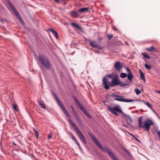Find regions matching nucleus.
I'll use <instances>...</instances> for the list:
<instances>
[{
	"mask_svg": "<svg viewBox=\"0 0 160 160\" xmlns=\"http://www.w3.org/2000/svg\"><path fill=\"white\" fill-rule=\"evenodd\" d=\"M71 14L72 16L74 17H77L78 15V12L75 11H72Z\"/></svg>",
	"mask_w": 160,
	"mask_h": 160,
	"instance_id": "obj_25",
	"label": "nucleus"
},
{
	"mask_svg": "<svg viewBox=\"0 0 160 160\" xmlns=\"http://www.w3.org/2000/svg\"><path fill=\"white\" fill-rule=\"evenodd\" d=\"M74 141L75 143L77 144V145H78V144H79V143L78 142V141L76 139H75V140H74Z\"/></svg>",
	"mask_w": 160,
	"mask_h": 160,
	"instance_id": "obj_48",
	"label": "nucleus"
},
{
	"mask_svg": "<svg viewBox=\"0 0 160 160\" xmlns=\"http://www.w3.org/2000/svg\"><path fill=\"white\" fill-rule=\"evenodd\" d=\"M80 109L88 117L90 118H91V116L90 115L89 113L86 110L85 108L83 107V106L82 107V108H80Z\"/></svg>",
	"mask_w": 160,
	"mask_h": 160,
	"instance_id": "obj_15",
	"label": "nucleus"
},
{
	"mask_svg": "<svg viewBox=\"0 0 160 160\" xmlns=\"http://www.w3.org/2000/svg\"><path fill=\"white\" fill-rule=\"evenodd\" d=\"M52 94L54 97H55V96H57V95H56V94H55V92H52Z\"/></svg>",
	"mask_w": 160,
	"mask_h": 160,
	"instance_id": "obj_44",
	"label": "nucleus"
},
{
	"mask_svg": "<svg viewBox=\"0 0 160 160\" xmlns=\"http://www.w3.org/2000/svg\"><path fill=\"white\" fill-rule=\"evenodd\" d=\"M109 84V86L112 87L119 85L121 87H124L128 85L129 83L128 82H122L118 78V75H116L112 78L111 82Z\"/></svg>",
	"mask_w": 160,
	"mask_h": 160,
	"instance_id": "obj_1",
	"label": "nucleus"
},
{
	"mask_svg": "<svg viewBox=\"0 0 160 160\" xmlns=\"http://www.w3.org/2000/svg\"><path fill=\"white\" fill-rule=\"evenodd\" d=\"M17 105H15V104H13V108L15 109V110L16 111H18V109L17 108Z\"/></svg>",
	"mask_w": 160,
	"mask_h": 160,
	"instance_id": "obj_37",
	"label": "nucleus"
},
{
	"mask_svg": "<svg viewBox=\"0 0 160 160\" xmlns=\"http://www.w3.org/2000/svg\"><path fill=\"white\" fill-rule=\"evenodd\" d=\"M115 30H116V31H117V29H115Z\"/></svg>",
	"mask_w": 160,
	"mask_h": 160,
	"instance_id": "obj_54",
	"label": "nucleus"
},
{
	"mask_svg": "<svg viewBox=\"0 0 160 160\" xmlns=\"http://www.w3.org/2000/svg\"><path fill=\"white\" fill-rule=\"evenodd\" d=\"M92 140L99 148L101 147V145L95 137L92 139Z\"/></svg>",
	"mask_w": 160,
	"mask_h": 160,
	"instance_id": "obj_18",
	"label": "nucleus"
},
{
	"mask_svg": "<svg viewBox=\"0 0 160 160\" xmlns=\"http://www.w3.org/2000/svg\"><path fill=\"white\" fill-rule=\"evenodd\" d=\"M68 120L71 125L77 133L82 142L84 144H86V141L85 138L78 127L71 119H68Z\"/></svg>",
	"mask_w": 160,
	"mask_h": 160,
	"instance_id": "obj_2",
	"label": "nucleus"
},
{
	"mask_svg": "<svg viewBox=\"0 0 160 160\" xmlns=\"http://www.w3.org/2000/svg\"><path fill=\"white\" fill-rule=\"evenodd\" d=\"M71 107L72 109V112H73L75 111V109H74V108L72 106H71Z\"/></svg>",
	"mask_w": 160,
	"mask_h": 160,
	"instance_id": "obj_43",
	"label": "nucleus"
},
{
	"mask_svg": "<svg viewBox=\"0 0 160 160\" xmlns=\"http://www.w3.org/2000/svg\"><path fill=\"white\" fill-rule=\"evenodd\" d=\"M8 4L11 8V9H12V11L14 12V14H15L16 16L17 17V18L19 19V20H22L21 18V17L19 13H18V11H17L16 8L14 7V6L12 4V3L10 2H8Z\"/></svg>",
	"mask_w": 160,
	"mask_h": 160,
	"instance_id": "obj_8",
	"label": "nucleus"
},
{
	"mask_svg": "<svg viewBox=\"0 0 160 160\" xmlns=\"http://www.w3.org/2000/svg\"><path fill=\"white\" fill-rule=\"evenodd\" d=\"M128 118L129 119V121L131 122H132V118H131L129 116H128Z\"/></svg>",
	"mask_w": 160,
	"mask_h": 160,
	"instance_id": "obj_41",
	"label": "nucleus"
},
{
	"mask_svg": "<svg viewBox=\"0 0 160 160\" xmlns=\"http://www.w3.org/2000/svg\"><path fill=\"white\" fill-rule=\"evenodd\" d=\"M62 110L66 115H67L69 118H71L70 115H69L68 112V111L65 108H64V109H63Z\"/></svg>",
	"mask_w": 160,
	"mask_h": 160,
	"instance_id": "obj_23",
	"label": "nucleus"
},
{
	"mask_svg": "<svg viewBox=\"0 0 160 160\" xmlns=\"http://www.w3.org/2000/svg\"><path fill=\"white\" fill-rule=\"evenodd\" d=\"M138 127L140 128H142L143 126L142 122V116L139 117L138 119Z\"/></svg>",
	"mask_w": 160,
	"mask_h": 160,
	"instance_id": "obj_13",
	"label": "nucleus"
},
{
	"mask_svg": "<svg viewBox=\"0 0 160 160\" xmlns=\"http://www.w3.org/2000/svg\"><path fill=\"white\" fill-rule=\"evenodd\" d=\"M102 83L104 86V88L106 90L109 89V87L110 86H109V84L111 82H109L108 79L107 78L105 77L103 78Z\"/></svg>",
	"mask_w": 160,
	"mask_h": 160,
	"instance_id": "obj_9",
	"label": "nucleus"
},
{
	"mask_svg": "<svg viewBox=\"0 0 160 160\" xmlns=\"http://www.w3.org/2000/svg\"><path fill=\"white\" fill-rule=\"evenodd\" d=\"M73 98L74 99L75 102L76 104L78 106V107L80 108H82V107L83 106L80 103L78 100L76 98L75 96L73 97Z\"/></svg>",
	"mask_w": 160,
	"mask_h": 160,
	"instance_id": "obj_14",
	"label": "nucleus"
},
{
	"mask_svg": "<svg viewBox=\"0 0 160 160\" xmlns=\"http://www.w3.org/2000/svg\"><path fill=\"white\" fill-rule=\"evenodd\" d=\"M139 73L140 78L144 82H145L146 79L145 78V77L144 75V74L143 72H142V70L141 69L139 70Z\"/></svg>",
	"mask_w": 160,
	"mask_h": 160,
	"instance_id": "obj_17",
	"label": "nucleus"
},
{
	"mask_svg": "<svg viewBox=\"0 0 160 160\" xmlns=\"http://www.w3.org/2000/svg\"><path fill=\"white\" fill-rule=\"evenodd\" d=\"M89 45L90 46L93 48L97 47L99 46V44L98 43L93 41L91 42L90 43Z\"/></svg>",
	"mask_w": 160,
	"mask_h": 160,
	"instance_id": "obj_19",
	"label": "nucleus"
},
{
	"mask_svg": "<svg viewBox=\"0 0 160 160\" xmlns=\"http://www.w3.org/2000/svg\"><path fill=\"white\" fill-rule=\"evenodd\" d=\"M100 148L104 152H107L110 156L113 153L112 151L106 146L102 147V146Z\"/></svg>",
	"mask_w": 160,
	"mask_h": 160,
	"instance_id": "obj_10",
	"label": "nucleus"
},
{
	"mask_svg": "<svg viewBox=\"0 0 160 160\" xmlns=\"http://www.w3.org/2000/svg\"><path fill=\"white\" fill-rule=\"evenodd\" d=\"M144 66H145V68L147 69L150 70V69L152 67H151V66L150 65H148L146 63L145 64V65Z\"/></svg>",
	"mask_w": 160,
	"mask_h": 160,
	"instance_id": "obj_31",
	"label": "nucleus"
},
{
	"mask_svg": "<svg viewBox=\"0 0 160 160\" xmlns=\"http://www.w3.org/2000/svg\"><path fill=\"white\" fill-rule=\"evenodd\" d=\"M153 125V122L152 120L147 119L143 122V128L145 131L148 132L150 129V126Z\"/></svg>",
	"mask_w": 160,
	"mask_h": 160,
	"instance_id": "obj_6",
	"label": "nucleus"
},
{
	"mask_svg": "<svg viewBox=\"0 0 160 160\" xmlns=\"http://www.w3.org/2000/svg\"><path fill=\"white\" fill-rule=\"evenodd\" d=\"M89 9V8H82L79 9L78 11L79 12H87Z\"/></svg>",
	"mask_w": 160,
	"mask_h": 160,
	"instance_id": "obj_21",
	"label": "nucleus"
},
{
	"mask_svg": "<svg viewBox=\"0 0 160 160\" xmlns=\"http://www.w3.org/2000/svg\"><path fill=\"white\" fill-rule=\"evenodd\" d=\"M77 145H78V148H79V149L80 150H81V149L82 148L80 146V144L79 143V144H78Z\"/></svg>",
	"mask_w": 160,
	"mask_h": 160,
	"instance_id": "obj_46",
	"label": "nucleus"
},
{
	"mask_svg": "<svg viewBox=\"0 0 160 160\" xmlns=\"http://www.w3.org/2000/svg\"><path fill=\"white\" fill-rule=\"evenodd\" d=\"M112 74H108L107 75V76H106L108 78H112Z\"/></svg>",
	"mask_w": 160,
	"mask_h": 160,
	"instance_id": "obj_38",
	"label": "nucleus"
},
{
	"mask_svg": "<svg viewBox=\"0 0 160 160\" xmlns=\"http://www.w3.org/2000/svg\"><path fill=\"white\" fill-rule=\"evenodd\" d=\"M135 92L137 95H138L141 92V91L138 88H136L135 89Z\"/></svg>",
	"mask_w": 160,
	"mask_h": 160,
	"instance_id": "obj_29",
	"label": "nucleus"
},
{
	"mask_svg": "<svg viewBox=\"0 0 160 160\" xmlns=\"http://www.w3.org/2000/svg\"><path fill=\"white\" fill-rule=\"evenodd\" d=\"M147 53H142L143 56V58H146L147 59H149L150 58V56L147 54Z\"/></svg>",
	"mask_w": 160,
	"mask_h": 160,
	"instance_id": "obj_24",
	"label": "nucleus"
},
{
	"mask_svg": "<svg viewBox=\"0 0 160 160\" xmlns=\"http://www.w3.org/2000/svg\"><path fill=\"white\" fill-rule=\"evenodd\" d=\"M52 34L55 36L56 39H58V33L55 31L53 33H52Z\"/></svg>",
	"mask_w": 160,
	"mask_h": 160,
	"instance_id": "obj_32",
	"label": "nucleus"
},
{
	"mask_svg": "<svg viewBox=\"0 0 160 160\" xmlns=\"http://www.w3.org/2000/svg\"><path fill=\"white\" fill-rule=\"evenodd\" d=\"M88 134L92 140L95 137H94L91 133L88 132Z\"/></svg>",
	"mask_w": 160,
	"mask_h": 160,
	"instance_id": "obj_36",
	"label": "nucleus"
},
{
	"mask_svg": "<svg viewBox=\"0 0 160 160\" xmlns=\"http://www.w3.org/2000/svg\"><path fill=\"white\" fill-rule=\"evenodd\" d=\"M126 69L128 74L125 73H121L120 74V77L122 78H125L127 76L128 79L130 82L132 80V78L134 77V76L132 74V72L130 71L129 68L126 67Z\"/></svg>",
	"mask_w": 160,
	"mask_h": 160,
	"instance_id": "obj_5",
	"label": "nucleus"
},
{
	"mask_svg": "<svg viewBox=\"0 0 160 160\" xmlns=\"http://www.w3.org/2000/svg\"><path fill=\"white\" fill-rule=\"evenodd\" d=\"M38 103L39 106L41 107L43 109H46V107L43 101L42 100H40L39 102Z\"/></svg>",
	"mask_w": 160,
	"mask_h": 160,
	"instance_id": "obj_16",
	"label": "nucleus"
},
{
	"mask_svg": "<svg viewBox=\"0 0 160 160\" xmlns=\"http://www.w3.org/2000/svg\"><path fill=\"white\" fill-rule=\"evenodd\" d=\"M146 50L149 52L153 51L156 52H158L159 50L153 46H151L149 48H147Z\"/></svg>",
	"mask_w": 160,
	"mask_h": 160,
	"instance_id": "obj_12",
	"label": "nucleus"
},
{
	"mask_svg": "<svg viewBox=\"0 0 160 160\" xmlns=\"http://www.w3.org/2000/svg\"><path fill=\"white\" fill-rule=\"evenodd\" d=\"M107 36L108 40H111L113 37V35H112L108 34Z\"/></svg>",
	"mask_w": 160,
	"mask_h": 160,
	"instance_id": "obj_34",
	"label": "nucleus"
},
{
	"mask_svg": "<svg viewBox=\"0 0 160 160\" xmlns=\"http://www.w3.org/2000/svg\"><path fill=\"white\" fill-rule=\"evenodd\" d=\"M143 102L145 103V104L149 108H151L152 107V105L149 103L148 102Z\"/></svg>",
	"mask_w": 160,
	"mask_h": 160,
	"instance_id": "obj_27",
	"label": "nucleus"
},
{
	"mask_svg": "<svg viewBox=\"0 0 160 160\" xmlns=\"http://www.w3.org/2000/svg\"><path fill=\"white\" fill-rule=\"evenodd\" d=\"M48 30L51 32L52 33H53L55 31V30L52 28H49L48 29Z\"/></svg>",
	"mask_w": 160,
	"mask_h": 160,
	"instance_id": "obj_40",
	"label": "nucleus"
},
{
	"mask_svg": "<svg viewBox=\"0 0 160 160\" xmlns=\"http://www.w3.org/2000/svg\"><path fill=\"white\" fill-rule=\"evenodd\" d=\"M108 109L111 113L117 116H119L117 112L121 114L123 113L122 110L120 109V107L118 106H115L114 108L111 106H108Z\"/></svg>",
	"mask_w": 160,
	"mask_h": 160,
	"instance_id": "obj_4",
	"label": "nucleus"
},
{
	"mask_svg": "<svg viewBox=\"0 0 160 160\" xmlns=\"http://www.w3.org/2000/svg\"><path fill=\"white\" fill-rule=\"evenodd\" d=\"M55 2H56L57 3H59V0H54Z\"/></svg>",
	"mask_w": 160,
	"mask_h": 160,
	"instance_id": "obj_50",
	"label": "nucleus"
},
{
	"mask_svg": "<svg viewBox=\"0 0 160 160\" xmlns=\"http://www.w3.org/2000/svg\"><path fill=\"white\" fill-rule=\"evenodd\" d=\"M113 96L114 97H116L114 100L118 101L120 102H132V101H134L135 100H128L127 99H125L124 97H123L122 96L116 95H113Z\"/></svg>",
	"mask_w": 160,
	"mask_h": 160,
	"instance_id": "obj_7",
	"label": "nucleus"
},
{
	"mask_svg": "<svg viewBox=\"0 0 160 160\" xmlns=\"http://www.w3.org/2000/svg\"><path fill=\"white\" fill-rule=\"evenodd\" d=\"M13 143L15 145H16V144H15V143L14 142H13Z\"/></svg>",
	"mask_w": 160,
	"mask_h": 160,
	"instance_id": "obj_52",
	"label": "nucleus"
},
{
	"mask_svg": "<svg viewBox=\"0 0 160 160\" xmlns=\"http://www.w3.org/2000/svg\"><path fill=\"white\" fill-rule=\"evenodd\" d=\"M72 139L73 140H75V139H76L74 138V136H72Z\"/></svg>",
	"mask_w": 160,
	"mask_h": 160,
	"instance_id": "obj_51",
	"label": "nucleus"
},
{
	"mask_svg": "<svg viewBox=\"0 0 160 160\" xmlns=\"http://www.w3.org/2000/svg\"><path fill=\"white\" fill-rule=\"evenodd\" d=\"M123 125L125 127H127V126L125 125H124L123 124Z\"/></svg>",
	"mask_w": 160,
	"mask_h": 160,
	"instance_id": "obj_53",
	"label": "nucleus"
},
{
	"mask_svg": "<svg viewBox=\"0 0 160 160\" xmlns=\"http://www.w3.org/2000/svg\"><path fill=\"white\" fill-rule=\"evenodd\" d=\"M66 4V2H65L64 4H65H65Z\"/></svg>",
	"mask_w": 160,
	"mask_h": 160,
	"instance_id": "obj_55",
	"label": "nucleus"
},
{
	"mask_svg": "<svg viewBox=\"0 0 160 160\" xmlns=\"http://www.w3.org/2000/svg\"><path fill=\"white\" fill-rule=\"evenodd\" d=\"M54 98L55 99L56 101L57 102H58L61 101L60 100V99H59V98H58V96H55V97H54Z\"/></svg>",
	"mask_w": 160,
	"mask_h": 160,
	"instance_id": "obj_35",
	"label": "nucleus"
},
{
	"mask_svg": "<svg viewBox=\"0 0 160 160\" xmlns=\"http://www.w3.org/2000/svg\"><path fill=\"white\" fill-rule=\"evenodd\" d=\"M73 112L74 115L75 116V118L79 122H80L81 120L76 111Z\"/></svg>",
	"mask_w": 160,
	"mask_h": 160,
	"instance_id": "obj_20",
	"label": "nucleus"
},
{
	"mask_svg": "<svg viewBox=\"0 0 160 160\" xmlns=\"http://www.w3.org/2000/svg\"><path fill=\"white\" fill-rule=\"evenodd\" d=\"M52 138V136L51 135H50L48 136V139H51Z\"/></svg>",
	"mask_w": 160,
	"mask_h": 160,
	"instance_id": "obj_42",
	"label": "nucleus"
},
{
	"mask_svg": "<svg viewBox=\"0 0 160 160\" xmlns=\"http://www.w3.org/2000/svg\"><path fill=\"white\" fill-rule=\"evenodd\" d=\"M157 134L158 136L160 138V131H159L157 132Z\"/></svg>",
	"mask_w": 160,
	"mask_h": 160,
	"instance_id": "obj_49",
	"label": "nucleus"
},
{
	"mask_svg": "<svg viewBox=\"0 0 160 160\" xmlns=\"http://www.w3.org/2000/svg\"><path fill=\"white\" fill-rule=\"evenodd\" d=\"M130 135L133 138H134L137 141H139V139H138L137 138H136V137H135L134 136V135H133V134H130Z\"/></svg>",
	"mask_w": 160,
	"mask_h": 160,
	"instance_id": "obj_39",
	"label": "nucleus"
},
{
	"mask_svg": "<svg viewBox=\"0 0 160 160\" xmlns=\"http://www.w3.org/2000/svg\"><path fill=\"white\" fill-rule=\"evenodd\" d=\"M39 59L47 69H50L51 66L50 62L47 58L43 55H39Z\"/></svg>",
	"mask_w": 160,
	"mask_h": 160,
	"instance_id": "obj_3",
	"label": "nucleus"
},
{
	"mask_svg": "<svg viewBox=\"0 0 160 160\" xmlns=\"http://www.w3.org/2000/svg\"><path fill=\"white\" fill-rule=\"evenodd\" d=\"M155 92L159 94H160V90H155Z\"/></svg>",
	"mask_w": 160,
	"mask_h": 160,
	"instance_id": "obj_47",
	"label": "nucleus"
},
{
	"mask_svg": "<svg viewBox=\"0 0 160 160\" xmlns=\"http://www.w3.org/2000/svg\"><path fill=\"white\" fill-rule=\"evenodd\" d=\"M59 105L61 107V108L62 109V110L65 108L64 107L63 104L62 103L61 101L58 102Z\"/></svg>",
	"mask_w": 160,
	"mask_h": 160,
	"instance_id": "obj_28",
	"label": "nucleus"
},
{
	"mask_svg": "<svg viewBox=\"0 0 160 160\" xmlns=\"http://www.w3.org/2000/svg\"><path fill=\"white\" fill-rule=\"evenodd\" d=\"M71 24L73 27L76 28L78 29L79 30L81 29V27L76 23L72 22L71 23Z\"/></svg>",
	"mask_w": 160,
	"mask_h": 160,
	"instance_id": "obj_22",
	"label": "nucleus"
},
{
	"mask_svg": "<svg viewBox=\"0 0 160 160\" xmlns=\"http://www.w3.org/2000/svg\"><path fill=\"white\" fill-rule=\"evenodd\" d=\"M113 160H119L118 158H116V156L113 153L110 156Z\"/></svg>",
	"mask_w": 160,
	"mask_h": 160,
	"instance_id": "obj_26",
	"label": "nucleus"
},
{
	"mask_svg": "<svg viewBox=\"0 0 160 160\" xmlns=\"http://www.w3.org/2000/svg\"><path fill=\"white\" fill-rule=\"evenodd\" d=\"M114 67L116 70L118 72H120V69L122 68V66L120 65V62H116L114 64Z\"/></svg>",
	"mask_w": 160,
	"mask_h": 160,
	"instance_id": "obj_11",
	"label": "nucleus"
},
{
	"mask_svg": "<svg viewBox=\"0 0 160 160\" xmlns=\"http://www.w3.org/2000/svg\"><path fill=\"white\" fill-rule=\"evenodd\" d=\"M52 34L55 36L56 39H58V33L55 31L53 33H52Z\"/></svg>",
	"mask_w": 160,
	"mask_h": 160,
	"instance_id": "obj_33",
	"label": "nucleus"
},
{
	"mask_svg": "<svg viewBox=\"0 0 160 160\" xmlns=\"http://www.w3.org/2000/svg\"><path fill=\"white\" fill-rule=\"evenodd\" d=\"M34 131L35 132V136L36 137L37 139L38 138V132L34 128L33 129Z\"/></svg>",
	"mask_w": 160,
	"mask_h": 160,
	"instance_id": "obj_30",
	"label": "nucleus"
},
{
	"mask_svg": "<svg viewBox=\"0 0 160 160\" xmlns=\"http://www.w3.org/2000/svg\"><path fill=\"white\" fill-rule=\"evenodd\" d=\"M52 94L54 97H55V96H57V95H56V94H55V92H52Z\"/></svg>",
	"mask_w": 160,
	"mask_h": 160,
	"instance_id": "obj_45",
	"label": "nucleus"
}]
</instances>
